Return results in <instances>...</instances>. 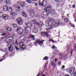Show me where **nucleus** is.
I'll use <instances>...</instances> for the list:
<instances>
[{
  "label": "nucleus",
  "mask_w": 76,
  "mask_h": 76,
  "mask_svg": "<svg viewBox=\"0 0 76 76\" xmlns=\"http://www.w3.org/2000/svg\"><path fill=\"white\" fill-rule=\"evenodd\" d=\"M57 61V58H55V62H56Z\"/></svg>",
  "instance_id": "a18cd8bd"
},
{
  "label": "nucleus",
  "mask_w": 76,
  "mask_h": 76,
  "mask_svg": "<svg viewBox=\"0 0 76 76\" xmlns=\"http://www.w3.org/2000/svg\"><path fill=\"white\" fill-rule=\"evenodd\" d=\"M21 13H22V15L24 17H27V15H26V13H25V12H24L23 11L21 12Z\"/></svg>",
  "instance_id": "aec40b11"
},
{
  "label": "nucleus",
  "mask_w": 76,
  "mask_h": 76,
  "mask_svg": "<svg viewBox=\"0 0 76 76\" xmlns=\"http://www.w3.org/2000/svg\"><path fill=\"white\" fill-rule=\"evenodd\" d=\"M52 15H56V12H55V11L53 10H51L50 11V13Z\"/></svg>",
  "instance_id": "4468645a"
},
{
  "label": "nucleus",
  "mask_w": 76,
  "mask_h": 76,
  "mask_svg": "<svg viewBox=\"0 0 76 76\" xmlns=\"http://www.w3.org/2000/svg\"><path fill=\"white\" fill-rule=\"evenodd\" d=\"M31 31V28H29L28 27H25V29L23 31V33L24 34H26L27 33H28V32Z\"/></svg>",
  "instance_id": "7ed1b4c3"
},
{
  "label": "nucleus",
  "mask_w": 76,
  "mask_h": 76,
  "mask_svg": "<svg viewBox=\"0 0 76 76\" xmlns=\"http://www.w3.org/2000/svg\"><path fill=\"white\" fill-rule=\"evenodd\" d=\"M30 15H35V13H34V11L33 10H32L31 11V12H30Z\"/></svg>",
  "instance_id": "cd10ccee"
},
{
  "label": "nucleus",
  "mask_w": 76,
  "mask_h": 76,
  "mask_svg": "<svg viewBox=\"0 0 76 76\" xmlns=\"http://www.w3.org/2000/svg\"><path fill=\"white\" fill-rule=\"evenodd\" d=\"M55 1H56V2H58V1L59 0H55Z\"/></svg>",
  "instance_id": "3c124183"
},
{
  "label": "nucleus",
  "mask_w": 76,
  "mask_h": 76,
  "mask_svg": "<svg viewBox=\"0 0 76 76\" xmlns=\"http://www.w3.org/2000/svg\"><path fill=\"white\" fill-rule=\"evenodd\" d=\"M60 56V55H61V53L59 54Z\"/></svg>",
  "instance_id": "69168bd1"
},
{
  "label": "nucleus",
  "mask_w": 76,
  "mask_h": 76,
  "mask_svg": "<svg viewBox=\"0 0 76 76\" xmlns=\"http://www.w3.org/2000/svg\"><path fill=\"white\" fill-rule=\"evenodd\" d=\"M52 49H55V50H57V47H56V46H53L52 47Z\"/></svg>",
  "instance_id": "7c9ffc66"
},
{
  "label": "nucleus",
  "mask_w": 76,
  "mask_h": 76,
  "mask_svg": "<svg viewBox=\"0 0 76 76\" xmlns=\"http://www.w3.org/2000/svg\"><path fill=\"white\" fill-rule=\"evenodd\" d=\"M19 47L21 48V49H25V45H23V43L22 42H21L19 43Z\"/></svg>",
  "instance_id": "1a4fd4ad"
},
{
  "label": "nucleus",
  "mask_w": 76,
  "mask_h": 76,
  "mask_svg": "<svg viewBox=\"0 0 76 76\" xmlns=\"http://www.w3.org/2000/svg\"><path fill=\"white\" fill-rule=\"evenodd\" d=\"M3 0H0V1H1Z\"/></svg>",
  "instance_id": "338daca9"
},
{
  "label": "nucleus",
  "mask_w": 76,
  "mask_h": 76,
  "mask_svg": "<svg viewBox=\"0 0 76 76\" xmlns=\"http://www.w3.org/2000/svg\"><path fill=\"white\" fill-rule=\"evenodd\" d=\"M20 6L21 7H24L25 6V3L23 2H21Z\"/></svg>",
  "instance_id": "393cba45"
},
{
  "label": "nucleus",
  "mask_w": 76,
  "mask_h": 76,
  "mask_svg": "<svg viewBox=\"0 0 76 76\" xmlns=\"http://www.w3.org/2000/svg\"><path fill=\"white\" fill-rule=\"evenodd\" d=\"M26 1L28 4H31V0H27Z\"/></svg>",
  "instance_id": "473e14b6"
},
{
  "label": "nucleus",
  "mask_w": 76,
  "mask_h": 76,
  "mask_svg": "<svg viewBox=\"0 0 76 76\" xmlns=\"http://www.w3.org/2000/svg\"><path fill=\"white\" fill-rule=\"evenodd\" d=\"M9 9V6H4L3 7V9L4 11L5 12H7Z\"/></svg>",
  "instance_id": "9d476101"
},
{
  "label": "nucleus",
  "mask_w": 76,
  "mask_h": 76,
  "mask_svg": "<svg viewBox=\"0 0 76 76\" xmlns=\"http://www.w3.org/2000/svg\"><path fill=\"white\" fill-rule=\"evenodd\" d=\"M40 75V73H39L37 76H39Z\"/></svg>",
  "instance_id": "603ef678"
},
{
  "label": "nucleus",
  "mask_w": 76,
  "mask_h": 76,
  "mask_svg": "<svg viewBox=\"0 0 76 76\" xmlns=\"http://www.w3.org/2000/svg\"><path fill=\"white\" fill-rule=\"evenodd\" d=\"M18 33V35H22L23 34V29L22 28H18L17 29Z\"/></svg>",
  "instance_id": "0eeeda50"
},
{
  "label": "nucleus",
  "mask_w": 76,
  "mask_h": 76,
  "mask_svg": "<svg viewBox=\"0 0 76 76\" xmlns=\"http://www.w3.org/2000/svg\"><path fill=\"white\" fill-rule=\"evenodd\" d=\"M32 22H33V23L34 25H37L38 23V22H37V20L36 19L32 20Z\"/></svg>",
  "instance_id": "a211bd4d"
},
{
  "label": "nucleus",
  "mask_w": 76,
  "mask_h": 76,
  "mask_svg": "<svg viewBox=\"0 0 76 76\" xmlns=\"http://www.w3.org/2000/svg\"><path fill=\"white\" fill-rule=\"evenodd\" d=\"M37 25H39V26H42V25H43V23H42V22H40L39 23H38L37 22Z\"/></svg>",
  "instance_id": "5701e85b"
},
{
  "label": "nucleus",
  "mask_w": 76,
  "mask_h": 76,
  "mask_svg": "<svg viewBox=\"0 0 76 76\" xmlns=\"http://www.w3.org/2000/svg\"><path fill=\"white\" fill-rule=\"evenodd\" d=\"M3 30L0 29V33H3Z\"/></svg>",
  "instance_id": "a19ab883"
},
{
  "label": "nucleus",
  "mask_w": 76,
  "mask_h": 76,
  "mask_svg": "<svg viewBox=\"0 0 76 76\" xmlns=\"http://www.w3.org/2000/svg\"><path fill=\"white\" fill-rule=\"evenodd\" d=\"M36 0H32V1H35Z\"/></svg>",
  "instance_id": "4d7b16f0"
},
{
  "label": "nucleus",
  "mask_w": 76,
  "mask_h": 76,
  "mask_svg": "<svg viewBox=\"0 0 76 76\" xmlns=\"http://www.w3.org/2000/svg\"><path fill=\"white\" fill-rule=\"evenodd\" d=\"M35 5H36V6H37V5H38V4H37L36 3L35 4Z\"/></svg>",
  "instance_id": "052dcab7"
},
{
  "label": "nucleus",
  "mask_w": 76,
  "mask_h": 76,
  "mask_svg": "<svg viewBox=\"0 0 76 76\" xmlns=\"http://www.w3.org/2000/svg\"><path fill=\"white\" fill-rule=\"evenodd\" d=\"M14 37V35H12L11 37H7L5 41V42H6V43H9L10 41L13 39L12 37Z\"/></svg>",
  "instance_id": "20e7f679"
},
{
  "label": "nucleus",
  "mask_w": 76,
  "mask_h": 76,
  "mask_svg": "<svg viewBox=\"0 0 76 76\" xmlns=\"http://www.w3.org/2000/svg\"><path fill=\"white\" fill-rule=\"evenodd\" d=\"M9 43L10 45H12L14 44L15 42L13 41H12V40H11L10 42H9Z\"/></svg>",
  "instance_id": "2eb2a0df"
},
{
  "label": "nucleus",
  "mask_w": 76,
  "mask_h": 76,
  "mask_svg": "<svg viewBox=\"0 0 76 76\" xmlns=\"http://www.w3.org/2000/svg\"><path fill=\"white\" fill-rule=\"evenodd\" d=\"M68 71L69 72H70V68H68Z\"/></svg>",
  "instance_id": "c03bdc74"
},
{
  "label": "nucleus",
  "mask_w": 76,
  "mask_h": 76,
  "mask_svg": "<svg viewBox=\"0 0 76 76\" xmlns=\"http://www.w3.org/2000/svg\"><path fill=\"white\" fill-rule=\"evenodd\" d=\"M51 64L52 66H54V67H56V64H54V62L53 61H52V64Z\"/></svg>",
  "instance_id": "2f4dec72"
},
{
  "label": "nucleus",
  "mask_w": 76,
  "mask_h": 76,
  "mask_svg": "<svg viewBox=\"0 0 76 76\" xmlns=\"http://www.w3.org/2000/svg\"><path fill=\"white\" fill-rule=\"evenodd\" d=\"M48 24H46V27H48V26H50V25L49 24V22H48Z\"/></svg>",
  "instance_id": "4c0bfd02"
},
{
  "label": "nucleus",
  "mask_w": 76,
  "mask_h": 76,
  "mask_svg": "<svg viewBox=\"0 0 76 76\" xmlns=\"http://www.w3.org/2000/svg\"><path fill=\"white\" fill-rule=\"evenodd\" d=\"M20 7H18V9H20Z\"/></svg>",
  "instance_id": "6e6d98bb"
},
{
  "label": "nucleus",
  "mask_w": 76,
  "mask_h": 76,
  "mask_svg": "<svg viewBox=\"0 0 76 76\" xmlns=\"http://www.w3.org/2000/svg\"><path fill=\"white\" fill-rule=\"evenodd\" d=\"M73 8H75V5H74L72 6Z\"/></svg>",
  "instance_id": "de8ad7c7"
},
{
  "label": "nucleus",
  "mask_w": 76,
  "mask_h": 76,
  "mask_svg": "<svg viewBox=\"0 0 76 76\" xmlns=\"http://www.w3.org/2000/svg\"><path fill=\"white\" fill-rule=\"evenodd\" d=\"M42 76H45V74L43 75Z\"/></svg>",
  "instance_id": "13d9d810"
},
{
  "label": "nucleus",
  "mask_w": 76,
  "mask_h": 76,
  "mask_svg": "<svg viewBox=\"0 0 76 76\" xmlns=\"http://www.w3.org/2000/svg\"><path fill=\"white\" fill-rule=\"evenodd\" d=\"M9 50L10 52H12L13 50V48L12 46H10L8 47Z\"/></svg>",
  "instance_id": "f8f14e48"
},
{
  "label": "nucleus",
  "mask_w": 76,
  "mask_h": 76,
  "mask_svg": "<svg viewBox=\"0 0 76 76\" xmlns=\"http://www.w3.org/2000/svg\"><path fill=\"white\" fill-rule=\"evenodd\" d=\"M6 3H7V4H10V1H9V0H6Z\"/></svg>",
  "instance_id": "bb28decb"
},
{
  "label": "nucleus",
  "mask_w": 76,
  "mask_h": 76,
  "mask_svg": "<svg viewBox=\"0 0 76 76\" xmlns=\"http://www.w3.org/2000/svg\"><path fill=\"white\" fill-rule=\"evenodd\" d=\"M65 68V66H62V68H63V69H64Z\"/></svg>",
  "instance_id": "8fccbe9b"
},
{
  "label": "nucleus",
  "mask_w": 76,
  "mask_h": 76,
  "mask_svg": "<svg viewBox=\"0 0 76 76\" xmlns=\"http://www.w3.org/2000/svg\"><path fill=\"white\" fill-rule=\"evenodd\" d=\"M39 5L40 6H45L47 5V2L44 0H39Z\"/></svg>",
  "instance_id": "f03ea898"
},
{
  "label": "nucleus",
  "mask_w": 76,
  "mask_h": 76,
  "mask_svg": "<svg viewBox=\"0 0 76 76\" xmlns=\"http://www.w3.org/2000/svg\"><path fill=\"white\" fill-rule=\"evenodd\" d=\"M11 15H12V16H15L16 15V13L15 12H12L11 14Z\"/></svg>",
  "instance_id": "72a5a7b5"
},
{
  "label": "nucleus",
  "mask_w": 76,
  "mask_h": 76,
  "mask_svg": "<svg viewBox=\"0 0 76 76\" xmlns=\"http://www.w3.org/2000/svg\"><path fill=\"white\" fill-rule=\"evenodd\" d=\"M71 26L72 27H73V28H75V26L74 25H71Z\"/></svg>",
  "instance_id": "09e8293b"
},
{
  "label": "nucleus",
  "mask_w": 76,
  "mask_h": 76,
  "mask_svg": "<svg viewBox=\"0 0 76 76\" xmlns=\"http://www.w3.org/2000/svg\"><path fill=\"white\" fill-rule=\"evenodd\" d=\"M53 19L52 18H50L48 19V20H49V23H51V22H52V21H53Z\"/></svg>",
  "instance_id": "b1692460"
},
{
  "label": "nucleus",
  "mask_w": 76,
  "mask_h": 76,
  "mask_svg": "<svg viewBox=\"0 0 76 76\" xmlns=\"http://www.w3.org/2000/svg\"><path fill=\"white\" fill-rule=\"evenodd\" d=\"M75 22H76V20H75Z\"/></svg>",
  "instance_id": "774afa93"
},
{
  "label": "nucleus",
  "mask_w": 76,
  "mask_h": 76,
  "mask_svg": "<svg viewBox=\"0 0 76 76\" xmlns=\"http://www.w3.org/2000/svg\"><path fill=\"white\" fill-rule=\"evenodd\" d=\"M30 37L32 38L33 40H35V36L34 35H32V34L30 35Z\"/></svg>",
  "instance_id": "6ab92c4d"
},
{
  "label": "nucleus",
  "mask_w": 76,
  "mask_h": 76,
  "mask_svg": "<svg viewBox=\"0 0 76 76\" xmlns=\"http://www.w3.org/2000/svg\"><path fill=\"white\" fill-rule=\"evenodd\" d=\"M47 66V65L46 64H45V68L46 69H47V66Z\"/></svg>",
  "instance_id": "49530a36"
},
{
  "label": "nucleus",
  "mask_w": 76,
  "mask_h": 76,
  "mask_svg": "<svg viewBox=\"0 0 76 76\" xmlns=\"http://www.w3.org/2000/svg\"><path fill=\"white\" fill-rule=\"evenodd\" d=\"M56 24H57L58 25H60V23L59 22V21H57L55 22Z\"/></svg>",
  "instance_id": "c756f323"
},
{
  "label": "nucleus",
  "mask_w": 76,
  "mask_h": 76,
  "mask_svg": "<svg viewBox=\"0 0 76 76\" xmlns=\"http://www.w3.org/2000/svg\"><path fill=\"white\" fill-rule=\"evenodd\" d=\"M41 34H43V35H44L45 36H46V37H49V35L48 34V32H42V33H41Z\"/></svg>",
  "instance_id": "ddd939ff"
},
{
  "label": "nucleus",
  "mask_w": 76,
  "mask_h": 76,
  "mask_svg": "<svg viewBox=\"0 0 76 76\" xmlns=\"http://www.w3.org/2000/svg\"><path fill=\"white\" fill-rule=\"evenodd\" d=\"M50 7H46L44 9V10L46 11L44 12L43 14L44 15L47 16L48 15V14H49L50 13Z\"/></svg>",
  "instance_id": "f257e3e1"
},
{
  "label": "nucleus",
  "mask_w": 76,
  "mask_h": 76,
  "mask_svg": "<svg viewBox=\"0 0 76 76\" xmlns=\"http://www.w3.org/2000/svg\"><path fill=\"white\" fill-rule=\"evenodd\" d=\"M26 25H27V26H32V24H31L30 23H27L26 24H25Z\"/></svg>",
  "instance_id": "f3484780"
},
{
  "label": "nucleus",
  "mask_w": 76,
  "mask_h": 76,
  "mask_svg": "<svg viewBox=\"0 0 76 76\" xmlns=\"http://www.w3.org/2000/svg\"><path fill=\"white\" fill-rule=\"evenodd\" d=\"M12 26H13L14 28H16V27H17V25L15 24H13Z\"/></svg>",
  "instance_id": "e433bc0d"
},
{
  "label": "nucleus",
  "mask_w": 76,
  "mask_h": 76,
  "mask_svg": "<svg viewBox=\"0 0 76 76\" xmlns=\"http://www.w3.org/2000/svg\"><path fill=\"white\" fill-rule=\"evenodd\" d=\"M52 29H53V28L51 26L49 28H46V31H48L50 30H52Z\"/></svg>",
  "instance_id": "412c9836"
},
{
  "label": "nucleus",
  "mask_w": 76,
  "mask_h": 76,
  "mask_svg": "<svg viewBox=\"0 0 76 76\" xmlns=\"http://www.w3.org/2000/svg\"><path fill=\"white\" fill-rule=\"evenodd\" d=\"M17 21V23L20 25H21L22 24V19H20L19 18H18L16 19Z\"/></svg>",
  "instance_id": "6e6552de"
},
{
  "label": "nucleus",
  "mask_w": 76,
  "mask_h": 76,
  "mask_svg": "<svg viewBox=\"0 0 76 76\" xmlns=\"http://www.w3.org/2000/svg\"><path fill=\"white\" fill-rule=\"evenodd\" d=\"M18 4H20V2H18Z\"/></svg>",
  "instance_id": "e2e57ef3"
},
{
  "label": "nucleus",
  "mask_w": 76,
  "mask_h": 76,
  "mask_svg": "<svg viewBox=\"0 0 76 76\" xmlns=\"http://www.w3.org/2000/svg\"><path fill=\"white\" fill-rule=\"evenodd\" d=\"M3 57H6V56H4Z\"/></svg>",
  "instance_id": "0e129e2a"
},
{
  "label": "nucleus",
  "mask_w": 76,
  "mask_h": 76,
  "mask_svg": "<svg viewBox=\"0 0 76 76\" xmlns=\"http://www.w3.org/2000/svg\"><path fill=\"white\" fill-rule=\"evenodd\" d=\"M6 29H7V31H10L11 30V28L9 27H6Z\"/></svg>",
  "instance_id": "c85d7f7f"
},
{
  "label": "nucleus",
  "mask_w": 76,
  "mask_h": 76,
  "mask_svg": "<svg viewBox=\"0 0 76 76\" xmlns=\"http://www.w3.org/2000/svg\"><path fill=\"white\" fill-rule=\"evenodd\" d=\"M44 41H45V40H43L42 41L38 39L36 40V42L34 43V44H38L39 45H40V46H42V45H43V42Z\"/></svg>",
  "instance_id": "39448f33"
},
{
  "label": "nucleus",
  "mask_w": 76,
  "mask_h": 76,
  "mask_svg": "<svg viewBox=\"0 0 76 76\" xmlns=\"http://www.w3.org/2000/svg\"><path fill=\"white\" fill-rule=\"evenodd\" d=\"M15 44H16L17 46H18V41L17 40H16V41L15 42Z\"/></svg>",
  "instance_id": "58836bf2"
},
{
  "label": "nucleus",
  "mask_w": 76,
  "mask_h": 76,
  "mask_svg": "<svg viewBox=\"0 0 76 76\" xmlns=\"http://www.w3.org/2000/svg\"><path fill=\"white\" fill-rule=\"evenodd\" d=\"M3 61V59H2L0 60V62Z\"/></svg>",
  "instance_id": "5fc2aeb1"
},
{
  "label": "nucleus",
  "mask_w": 76,
  "mask_h": 76,
  "mask_svg": "<svg viewBox=\"0 0 76 76\" xmlns=\"http://www.w3.org/2000/svg\"><path fill=\"white\" fill-rule=\"evenodd\" d=\"M7 34V33H4L2 34V36H3L4 35H6Z\"/></svg>",
  "instance_id": "37998d69"
},
{
  "label": "nucleus",
  "mask_w": 76,
  "mask_h": 76,
  "mask_svg": "<svg viewBox=\"0 0 76 76\" xmlns=\"http://www.w3.org/2000/svg\"><path fill=\"white\" fill-rule=\"evenodd\" d=\"M3 15H4L3 14V13H2V12L0 13V18H1V17H2V18H3Z\"/></svg>",
  "instance_id": "f704fd0d"
},
{
  "label": "nucleus",
  "mask_w": 76,
  "mask_h": 76,
  "mask_svg": "<svg viewBox=\"0 0 76 76\" xmlns=\"http://www.w3.org/2000/svg\"><path fill=\"white\" fill-rule=\"evenodd\" d=\"M34 32H35V34L38 33V29L37 28L35 27V29H34Z\"/></svg>",
  "instance_id": "4be33fe9"
},
{
  "label": "nucleus",
  "mask_w": 76,
  "mask_h": 76,
  "mask_svg": "<svg viewBox=\"0 0 76 76\" xmlns=\"http://www.w3.org/2000/svg\"><path fill=\"white\" fill-rule=\"evenodd\" d=\"M64 21L66 22V23H67V22L69 21V19L67 18H65L64 19Z\"/></svg>",
  "instance_id": "a878e982"
},
{
  "label": "nucleus",
  "mask_w": 76,
  "mask_h": 76,
  "mask_svg": "<svg viewBox=\"0 0 76 76\" xmlns=\"http://www.w3.org/2000/svg\"><path fill=\"white\" fill-rule=\"evenodd\" d=\"M8 18L9 17L7 15L4 14V15H3V17H2V19H4L5 20H7Z\"/></svg>",
  "instance_id": "9b49d317"
},
{
  "label": "nucleus",
  "mask_w": 76,
  "mask_h": 76,
  "mask_svg": "<svg viewBox=\"0 0 76 76\" xmlns=\"http://www.w3.org/2000/svg\"><path fill=\"white\" fill-rule=\"evenodd\" d=\"M48 59V57L46 56L45 58H44L43 59V60H47Z\"/></svg>",
  "instance_id": "c9c22d12"
},
{
  "label": "nucleus",
  "mask_w": 76,
  "mask_h": 76,
  "mask_svg": "<svg viewBox=\"0 0 76 76\" xmlns=\"http://www.w3.org/2000/svg\"><path fill=\"white\" fill-rule=\"evenodd\" d=\"M61 62L60 61H59L58 63V66H60L61 65Z\"/></svg>",
  "instance_id": "79ce46f5"
},
{
  "label": "nucleus",
  "mask_w": 76,
  "mask_h": 76,
  "mask_svg": "<svg viewBox=\"0 0 76 76\" xmlns=\"http://www.w3.org/2000/svg\"><path fill=\"white\" fill-rule=\"evenodd\" d=\"M15 48L16 50H18L19 49V48H18V47H17V46H16L15 47Z\"/></svg>",
  "instance_id": "ea45409f"
},
{
  "label": "nucleus",
  "mask_w": 76,
  "mask_h": 76,
  "mask_svg": "<svg viewBox=\"0 0 76 76\" xmlns=\"http://www.w3.org/2000/svg\"><path fill=\"white\" fill-rule=\"evenodd\" d=\"M75 68H72L71 70L70 73L71 76L73 75V76H76V72H74Z\"/></svg>",
  "instance_id": "423d86ee"
},
{
  "label": "nucleus",
  "mask_w": 76,
  "mask_h": 76,
  "mask_svg": "<svg viewBox=\"0 0 76 76\" xmlns=\"http://www.w3.org/2000/svg\"><path fill=\"white\" fill-rule=\"evenodd\" d=\"M50 41H52L53 42H54V40L52 39H50Z\"/></svg>",
  "instance_id": "864d4df0"
},
{
  "label": "nucleus",
  "mask_w": 76,
  "mask_h": 76,
  "mask_svg": "<svg viewBox=\"0 0 76 76\" xmlns=\"http://www.w3.org/2000/svg\"><path fill=\"white\" fill-rule=\"evenodd\" d=\"M8 11L9 12H12V7H8Z\"/></svg>",
  "instance_id": "dca6fc26"
},
{
  "label": "nucleus",
  "mask_w": 76,
  "mask_h": 76,
  "mask_svg": "<svg viewBox=\"0 0 76 76\" xmlns=\"http://www.w3.org/2000/svg\"><path fill=\"white\" fill-rule=\"evenodd\" d=\"M5 55H7V53H5Z\"/></svg>",
  "instance_id": "680f3d73"
},
{
  "label": "nucleus",
  "mask_w": 76,
  "mask_h": 76,
  "mask_svg": "<svg viewBox=\"0 0 76 76\" xmlns=\"http://www.w3.org/2000/svg\"><path fill=\"white\" fill-rule=\"evenodd\" d=\"M75 49H76V45H75Z\"/></svg>",
  "instance_id": "bf43d9fd"
}]
</instances>
